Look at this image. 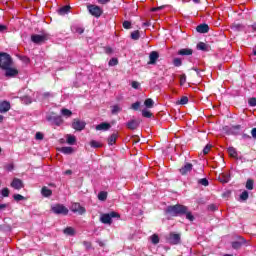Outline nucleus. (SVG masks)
<instances>
[{"mask_svg": "<svg viewBox=\"0 0 256 256\" xmlns=\"http://www.w3.org/2000/svg\"><path fill=\"white\" fill-rule=\"evenodd\" d=\"M166 213H168L172 217H177V215H185V213H187V207L181 204L168 206L166 209Z\"/></svg>", "mask_w": 256, "mask_h": 256, "instance_id": "f257e3e1", "label": "nucleus"}, {"mask_svg": "<svg viewBox=\"0 0 256 256\" xmlns=\"http://www.w3.org/2000/svg\"><path fill=\"white\" fill-rule=\"evenodd\" d=\"M12 65H13V60L10 57L8 61L2 66V69L5 71L6 77H17V75H19V70L11 67Z\"/></svg>", "mask_w": 256, "mask_h": 256, "instance_id": "f03ea898", "label": "nucleus"}, {"mask_svg": "<svg viewBox=\"0 0 256 256\" xmlns=\"http://www.w3.org/2000/svg\"><path fill=\"white\" fill-rule=\"evenodd\" d=\"M49 39L48 34H34L31 36L32 43H36V45H41L45 43Z\"/></svg>", "mask_w": 256, "mask_h": 256, "instance_id": "7ed1b4c3", "label": "nucleus"}, {"mask_svg": "<svg viewBox=\"0 0 256 256\" xmlns=\"http://www.w3.org/2000/svg\"><path fill=\"white\" fill-rule=\"evenodd\" d=\"M119 217V214L117 212H111L109 214H102L100 217L101 223H104L105 225H111L113 218Z\"/></svg>", "mask_w": 256, "mask_h": 256, "instance_id": "20e7f679", "label": "nucleus"}, {"mask_svg": "<svg viewBox=\"0 0 256 256\" xmlns=\"http://www.w3.org/2000/svg\"><path fill=\"white\" fill-rule=\"evenodd\" d=\"M51 209L55 215H68L69 213V209L62 204H56L52 206Z\"/></svg>", "mask_w": 256, "mask_h": 256, "instance_id": "39448f33", "label": "nucleus"}, {"mask_svg": "<svg viewBox=\"0 0 256 256\" xmlns=\"http://www.w3.org/2000/svg\"><path fill=\"white\" fill-rule=\"evenodd\" d=\"M87 9L89 13L93 15V17H101V15H103V10L97 5L90 4L87 6Z\"/></svg>", "mask_w": 256, "mask_h": 256, "instance_id": "423d86ee", "label": "nucleus"}, {"mask_svg": "<svg viewBox=\"0 0 256 256\" xmlns=\"http://www.w3.org/2000/svg\"><path fill=\"white\" fill-rule=\"evenodd\" d=\"M47 121H50V123H53V125H57L58 127L60 125H63V118L61 116H54V115H48L46 116Z\"/></svg>", "mask_w": 256, "mask_h": 256, "instance_id": "0eeeda50", "label": "nucleus"}, {"mask_svg": "<svg viewBox=\"0 0 256 256\" xmlns=\"http://www.w3.org/2000/svg\"><path fill=\"white\" fill-rule=\"evenodd\" d=\"M168 241L171 245H179L181 243V235L172 232L169 234Z\"/></svg>", "mask_w": 256, "mask_h": 256, "instance_id": "6e6552de", "label": "nucleus"}, {"mask_svg": "<svg viewBox=\"0 0 256 256\" xmlns=\"http://www.w3.org/2000/svg\"><path fill=\"white\" fill-rule=\"evenodd\" d=\"M71 211L73 213H78V215H84L86 212L85 207L81 206L79 203H73L71 206Z\"/></svg>", "mask_w": 256, "mask_h": 256, "instance_id": "1a4fd4ad", "label": "nucleus"}, {"mask_svg": "<svg viewBox=\"0 0 256 256\" xmlns=\"http://www.w3.org/2000/svg\"><path fill=\"white\" fill-rule=\"evenodd\" d=\"M72 127L75 129V131H83V129H85V122L74 119Z\"/></svg>", "mask_w": 256, "mask_h": 256, "instance_id": "9d476101", "label": "nucleus"}, {"mask_svg": "<svg viewBox=\"0 0 256 256\" xmlns=\"http://www.w3.org/2000/svg\"><path fill=\"white\" fill-rule=\"evenodd\" d=\"M10 185L13 189H16L17 191H19L20 189H23L24 187L23 181L19 178H14Z\"/></svg>", "mask_w": 256, "mask_h": 256, "instance_id": "9b49d317", "label": "nucleus"}, {"mask_svg": "<svg viewBox=\"0 0 256 256\" xmlns=\"http://www.w3.org/2000/svg\"><path fill=\"white\" fill-rule=\"evenodd\" d=\"M191 171H193V164H191V163H186V164L180 169L181 175H187L188 173H191Z\"/></svg>", "mask_w": 256, "mask_h": 256, "instance_id": "f8f14e48", "label": "nucleus"}, {"mask_svg": "<svg viewBox=\"0 0 256 256\" xmlns=\"http://www.w3.org/2000/svg\"><path fill=\"white\" fill-rule=\"evenodd\" d=\"M11 109V103L7 101L0 102V113H7Z\"/></svg>", "mask_w": 256, "mask_h": 256, "instance_id": "ddd939ff", "label": "nucleus"}, {"mask_svg": "<svg viewBox=\"0 0 256 256\" xmlns=\"http://www.w3.org/2000/svg\"><path fill=\"white\" fill-rule=\"evenodd\" d=\"M149 65H155L157 63V59H159V53L156 51H152L149 55Z\"/></svg>", "mask_w": 256, "mask_h": 256, "instance_id": "4468645a", "label": "nucleus"}, {"mask_svg": "<svg viewBox=\"0 0 256 256\" xmlns=\"http://www.w3.org/2000/svg\"><path fill=\"white\" fill-rule=\"evenodd\" d=\"M109 129H111V124L107 122H103L96 126V131H109Z\"/></svg>", "mask_w": 256, "mask_h": 256, "instance_id": "2eb2a0df", "label": "nucleus"}, {"mask_svg": "<svg viewBox=\"0 0 256 256\" xmlns=\"http://www.w3.org/2000/svg\"><path fill=\"white\" fill-rule=\"evenodd\" d=\"M196 31L198 33H209V25L207 24H200L196 27Z\"/></svg>", "mask_w": 256, "mask_h": 256, "instance_id": "dca6fc26", "label": "nucleus"}, {"mask_svg": "<svg viewBox=\"0 0 256 256\" xmlns=\"http://www.w3.org/2000/svg\"><path fill=\"white\" fill-rule=\"evenodd\" d=\"M11 56L7 53H0V67L3 68V65L10 59Z\"/></svg>", "mask_w": 256, "mask_h": 256, "instance_id": "f3484780", "label": "nucleus"}, {"mask_svg": "<svg viewBox=\"0 0 256 256\" xmlns=\"http://www.w3.org/2000/svg\"><path fill=\"white\" fill-rule=\"evenodd\" d=\"M126 127L133 131L139 127V122L137 120H131L126 124Z\"/></svg>", "mask_w": 256, "mask_h": 256, "instance_id": "a211bd4d", "label": "nucleus"}, {"mask_svg": "<svg viewBox=\"0 0 256 256\" xmlns=\"http://www.w3.org/2000/svg\"><path fill=\"white\" fill-rule=\"evenodd\" d=\"M178 55H182V56L193 55V50L191 48H183L178 51Z\"/></svg>", "mask_w": 256, "mask_h": 256, "instance_id": "6ab92c4d", "label": "nucleus"}, {"mask_svg": "<svg viewBox=\"0 0 256 256\" xmlns=\"http://www.w3.org/2000/svg\"><path fill=\"white\" fill-rule=\"evenodd\" d=\"M245 238H240L239 241L232 242L233 249H241V245H244Z\"/></svg>", "mask_w": 256, "mask_h": 256, "instance_id": "aec40b11", "label": "nucleus"}, {"mask_svg": "<svg viewBox=\"0 0 256 256\" xmlns=\"http://www.w3.org/2000/svg\"><path fill=\"white\" fill-rule=\"evenodd\" d=\"M41 193L43 197H51L53 195V191L51 189L47 188V186H44L41 190Z\"/></svg>", "mask_w": 256, "mask_h": 256, "instance_id": "412c9836", "label": "nucleus"}, {"mask_svg": "<svg viewBox=\"0 0 256 256\" xmlns=\"http://www.w3.org/2000/svg\"><path fill=\"white\" fill-rule=\"evenodd\" d=\"M219 181L221 183H229V181H231V176L229 174H222L219 176Z\"/></svg>", "mask_w": 256, "mask_h": 256, "instance_id": "4be33fe9", "label": "nucleus"}, {"mask_svg": "<svg viewBox=\"0 0 256 256\" xmlns=\"http://www.w3.org/2000/svg\"><path fill=\"white\" fill-rule=\"evenodd\" d=\"M228 153H229L230 157H232L233 159H237V157L239 155L237 153V150L235 148H233V147H229L228 148Z\"/></svg>", "mask_w": 256, "mask_h": 256, "instance_id": "5701e85b", "label": "nucleus"}, {"mask_svg": "<svg viewBox=\"0 0 256 256\" xmlns=\"http://www.w3.org/2000/svg\"><path fill=\"white\" fill-rule=\"evenodd\" d=\"M117 133H113L109 138H108V144L109 145H115L116 141H117Z\"/></svg>", "mask_w": 256, "mask_h": 256, "instance_id": "b1692460", "label": "nucleus"}, {"mask_svg": "<svg viewBox=\"0 0 256 256\" xmlns=\"http://www.w3.org/2000/svg\"><path fill=\"white\" fill-rule=\"evenodd\" d=\"M61 153H64V155H71L73 153V148L72 147H62L60 149Z\"/></svg>", "mask_w": 256, "mask_h": 256, "instance_id": "393cba45", "label": "nucleus"}, {"mask_svg": "<svg viewBox=\"0 0 256 256\" xmlns=\"http://www.w3.org/2000/svg\"><path fill=\"white\" fill-rule=\"evenodd\" d=\"M66 141L68 145H75V142L77 141V139L73 135H68L66 138Z\"/></svg>", "mask_w": 256, "mask_h": 256, "instance_id": "a878e982", "label": "nucleus"}, {"mask_svg": "<svg viewBox=\"0 0 256 256\" xmlns=\"http://www.w3.org/2000/svg\"><path fill=\"white\" fill-rule=\"evenodd\" d=\"M61 115H63V117H71L73 115V112H71V110L67 108H63L61 110Z\"/></svg>", "mask_w": 256, "mask_h": 256, "instance_id": "bb28decb", "label": "nucleus"}, {"mask_svg": "<svg viewBox=\"0 0 256 256\" xmlns=\"http://www.w3.org/2000/svg\"><path fill=\"white\" fill-rule=\"evenodd\" d=\"M154 104L155 102L151 98L146 99L144 102L145 107H147L148 109H151Z\"/></svg>", "mask_w": 256, "mask_h": 256, "instance_id": "cd10ccee", "label": "nucleus"}, {"mask_svg": "<svg viewBox=\"0 0 256 256\" xmlns=\"http://www.w3.org/2000/svg\"><path fill=\"white\" fill-rule=\"evenodd\" d=\"M98 199H99V201H106L107 200V192L101 191L98 194Z\"/></svg>", "mask_w": 256, "mask_h": 256, "instance_id": "c85d7f7f", "label": "nucleus"}, {"mask_svg": "<svg viewBox=\"0 0 256 256\" xmlns=\"http://www.w3.org/2000/svg\"><path fill=\"white\" fill-rule=\"evenodd\" d=\"M69 9H71V7H69V6H64V7L60 8L59 15H65V14L69 13Z\"/></svg>", "mask_w": 256, "mask_h": 256, "instance_id": "c756f323", "label": "nucleus"}, {"mask_svg": "<svg viewBox=\"0 0 256 256\" xmlns=\"http://www.w3.org/2000/svg\"><path fill=\"white\" fill-rule=\"evenodd\" d=\"M150 241L153 243V245H157L159 243V236L157 234H153L150 237Z\"/></svg>", "mask_w": 256, "mask_h": 256, "instance_id": "7c9ffc66", "label": "nucleus"}, {"mask_svg": "<svg viewBox=\"0 0 256 256\" xmlns=\"http://www.w3.org/2000/svg\"><path fill=\"white\" fill-rule=\"evenodd\" d=\"M101 146H102L101 142H98L95 140H92L90 142V147H93L94 149H99V147H101Z\"/></svg>", "mask_w": 256, "mask_h": 256, "instance_id": "2f4dec72", "label": "nucleus"}, {"mask_svg": "<svg viewBox=\"0 0 256 256\" xmlns=\"http://www.w3.org/2000/svg\"><path fill=\"white\" fill-rule=\"evenodd\" d=\"M253 185H254L253 180L248 179L246 182V189H248V191H253Z\"/></svg>", "mask_w": 256, "mask_h": 256, "instance_id": "473e14b6", "label": "nucleus"}, {"mask_svg": "<svg viewBox=\"0 0 256 256\" xmlns=\"http://www.w3.org/2000/svg\"><path fill=\"white\" fill-rule=\"evenodd\" d=\"M64 233L65 235H75V229H73L72 227H67L66 229H64Z\"/></svg>", "mask_w": 256, "mask_h": 256, "instance_id": "72a5a7b5", "label": "nucleus"}, {"mask_svg": "<svg viewBox=\"0 0 256 256\" xmlns=\"http://www.w3.org/2000/svg\"><path fill=\"white\" fill-rule=\"evenodd\" d=\"M197 49H199L200 51H207V44H205L204 42H200L197 44Z\"/></svg>", "mask_w": 256, "mask_h": 256, "instance_id": "f704fd0d", "label": "nucleus"}, {"mask_svg": "<svg viewBox=\"0 0 256 256\" xmlns=\"http://www.w3.org/2000/svg\"><path fill=\"white\" fill-rule=\"evenodd\" d=\"M199 185H203L204 187H208L209 186V180H207V178H202L198 180Z\"/></svg>", "mask_w": 256, "mask_h": 256, "instance_id": "c9c22d12", "label": "nucleus"}, {"mask_svg": "<svg viewBox=\"0 0 256 256\" xmlns=\"http://www.w3.org/2000/svg\"><path fill=\"white\" fill-rule=\"evenodd\" d=\"M140 34H139V30L137 31H134L131 33V38L134 40V41H138V39L140 38Z\"/></svg>", "mask_w": 256, "mask_h": 256, "instance_id": "e433bc0d", "label": "nucleus"}, {"mask_svg": "<svg viewBox=\"0 0 256 256\" xmlns=\"http://www.w3.org/2000/svg\"><path fill=\"white\" fill-rule=\"evenodd\" d=\"M142 115H143L144 117H146V119H151V116H152L153 114L151 113V111H149V110H147V109H144V110H142Z\"/></svg>", "mask_w": 256, "mask_h": 256, "instance_id": "4c0bfd02", "label": "nucleus"}, {"mask_svg": "<svg viewBox=\"0 0 256 256\" xmlns=\"http://www.w3.org/2000/svg\"><path fill=\"white\" fill-rule=\"evenodd\" d=\"M240 199H241L242 201H247V200L249 199V192L243 191V192L241 193V195H240Z\"/></svg>", "mask_w": 256, "mask_h": 256, "instance_id": "58836bf2", "label": "nucleus"}, {"mask_svg": "<svg viewBox=\"0 0 256 256\" xmlns=\"http://www.w3.org/2000/svg\"><path fill=\"white\" fill-rule=\"evenodd\" d=\"M173 65L174 67H181V65H183V62L181 61L180 58H174Z\"/></svg>", "mask_w": 256, "mask_h": 256, "instance_id": "ea45409f", "label": "nucleus"}, {"mask_svg": "<svg viewBox=\"0 0 256 256\" xmlns=\"http://www.w3.org/2000/svg\"><path fill=\"white\" fill-rule=\"evenodd\" d=\"M21 99H22V103H24L25 105H29L32 103L31 97L29 96H24Z\"/></svg>", "mask_w": 256, "mask_h": 256, "instance_id": "a19ab883", "label": "nucleus"}, {"mask_svg": "<svg viewBox=\"0 0 256 256\" xmlns=\"http://www.w3.org/2000/svg\"><path fill=\"white\" fill-rule=\"evenodd\" d=\"M72 31H74V33H78V35H82V33L85 32V29H83L82 27H74L72 28Z\"/></svg>", "mask_w": 256, "mask_h": 256, "instance_id": "79ce46f5", "label": "nucleus"}, {"mask_svg": "<svg viewBox=\"0 0 256 256\" xmlns=\"http://www.w3.org/2000/svg\"><path fill=\"white\" fill-rule=\"evenodd\" d=\"M120 111H121V108L119 105L112 106V114L113 115H117V113H119Z\"/></svg>", "mask_w": 256, "mask_h": 256, "instance_id": "37998d69", "label": "nucleus"}, {"mask_svg": "<svg viewBox=\"0 0 256 256\" xmlns=\"http://www.w3.org/2000/svg\"><path fill=\"white\" fill-rule=\"evenodd\" d=\"M118 63H119V60H117V58H112V59H110L108 65L110 67H115V65H118Z\"/></svg>", "mask_w": 256, "mask_h": 256, "instance_id": "c03bdc74", "label": "nucleus"}, {"mask_svg": "<svg viewBox=\"0 0 256 256\" xmlns=\"http://www.w3.org/2000/svg\"><path fill=\"white\" fill-rule=\"evenodd\" d=\"M13 198H14V201H25L24 196L21 195V194H15V195L13 196Z\"/></svg>", "mask_w": 256, "mask_h": 256, "instance_id": "a18cd8bd", "label": "nucleus"}, {"mask_svg": "<svg viewBox=\"0 0 256 256\" xmlns=\"http://www.w3.org/2000/svg\"><path fill=\"white\" fill-rule=\"evenodd\" d=\"M139 107H141V102H136L131 105V109L134 111H139Z\"/></svg>", "mask_w": 256, "mask_h": 256, "instance_id": "49530a36", "label": "nucleus"}, {"mask_svg": "<svg viewBox=\"0 0 256 256\" xmlns=\"http://www.w3.org/2000/svg\"><path fill=\"white\" fill-rule=\"evenodd\" d=\"M185 83H187V76L185 74H182L180 76V85L183 86L185 85Z\"/></svg>", "mask_w": 256, "mask_h": 256, "instance_id": "de8ad7c7", "label": "nucleus"}, {"mask_svg": "<svg viewBox=\"0 0 256 256\" xmlns=\"http://www.w3.org/2000/svg\"><path fill=\"white\" fill-rule=\"evenodd\" d=\"M180 105H187L189 103V98L187 96H184L179 101Z\"/></svg>", "mask_w": 256, "mask_h": 256, "instance_id": "09e8293b", "label": "nucleus"}, {"mask_svg": "<svg viewBox=\"0 0 256 256\" xmlns=\"http://www.w3.org/2000/svg\"><path fill=\"white\" fill-rule=\"evenodd\" d=\"M211 147H213L211 144H207L203 149V154L207 155L211 151Z\"/></svg>", "mask_w": 256, "mask_h": 256, "instance_id": "8fccbe9b", "label": "nucleus"}, {"mask_svg": "<svg viewBox=\"0 0 256 256\" xmlns=\"http://www.w3.org/2000/svg\"><path fill=\"white\" fill-rule=\"evenodd\" d=\"M2 197H9V188H3L1 190Z\"/></svg>", "mask_w": 256, "mask_h": 256, "instance_id": "3c124183", "label": "nucleus"}, {"mask_svg": "<svg viewBox=\"0 0 256 256\" xmlns=\"http://www.w3.org/2000/svg\"><path fill=\"white\" fill-rule=\"evenodd\" d=\"M250 107H256V98H250L248 100Z\"/></svg>", "mask_w": 256, "mask_h": 256, "instance_id": "603ef678", "label": "nucleus"}, {"mask_svg": "<svg viewBox=\"0 0 256 256\" xmlns=\"http://www.w3.org/2000/svg\"><path fill=\"white\" fill-rule=\"evenodd\" d=\"M35 139H37V141H43V133L37 132L35 135Z\"/></svg>", "mask_w": 256, "mask_h": 256, "instance_id": "864d4df0", "label": "nucleus"}, {"mask_svg": "<svg viewBox=\"0 0 256 256\" xmlns=\"http://www.w3.org/2000/svg\"><path fill=\"white\" fill-rule=\"evenodd\" d=\"M123 27H124V29H131V23L129 21H124Z\"/></svg>", "mask_w": 256, "mask_h": 256, "instance_id": "5fc2aeb1", "label": "nucleus"}, {"mask_svg": "<svg viewBox=\"0 0 256 256\" xmlns=\"http://www.w3.org/2000/svg\"><path fill=\"white\" fill-rule=\"evenodd\" d=\"M14 167H15V166L13 165V163H10V164H8V165L5 166V169H6L7 171H13Z\"/></svg>", "mask_w": 256, "mask_h": 256, "instance_id": "6e6d98bb", "label": "nucleus"}, {"mask_svg": "<svg viewBox=\"0 0 256 256\" xmlns=\"http://www.w3.org/2000/svg\"><path fill=\"white\" fill-rule=\"evenodd\" d=\"M186 219H188L189 221H193V214H191V212L186 213Z\"/></svg>", "mask_w": 256, "mask_h": 256, "instance_id": "4d7b16f0", "label": "nucleus"}, {"mask_svg": "<svg viewBox=\"0 0 256 256\" xmlns=\"http://www.w3.org/2000/svg\"><path fill=\"white\" fill-rule=\"evenodd\" d=\"M132 87H133V89H139V82L133 81L132 82Z\"/></svg>", "mask_w": 256, "mask_h": 256, "instance_id": "13d9d810", "label": "nucleus"}, {"mask_svg": "<svg viewBox=\"0 0 256 256\" xmlns=\"http://www.w3.org/2000/svg\"><path fill=\"white\" fill-rule=\"evenodd\" d=\"M109 1H111V0H97V2H98L100 5H106V3H109Z\"/></svg>", "mask_w": 256, "mask_h": 256, "instance_id": "bf43d9fd", "label": "nucleus"}, {"mask_svg": "<svg viewBox=\"0 0 256 256\" xmlns=\"http://www.w3.org/2000/svg\"><path fill=\"white\" fill-rule=\"evenodd\" d=\"M3 31H7V26L0 24V33H3Z\"/></svg>", "mask_w": 256, "mask_h": 256, "instance_id": "052dcab7", "label": "nucleus"}, {"mask_svg": "<svg viewBox=\"0 0 256 256\" xmlns=\"http://www.w3.org/2000/svg\"><path fill=\"white\" fill-rule=\"evenodd\" d=\"M192 70L195 71L198 76H201V71H202V70H200V69H198V68H195V67L192 68Z\"/></svg>", "mask_w": 256, "mask_h": 256, "instance_id": "680f3d73", "label": "nucleus"}, {"mask_svg": "<svg viewBox=\"0 0 256 256\" xmlns=\"http://www.w3.org/2000/svg\"><path fill=\"white\" fill-rule=\"evenodd\" d=\"M251 135H252V137H253L254 139H256V128H253V129L251 130Z\"/></svg>", "mask_w": 256, "mask_h": 256, "instance_id": "e2e57ef3", "label": "nucleus"}, {"mask_svg": "<svg viewBox=\"0 0 256 256\" xmlns=\"http://www.w3.org/2000/svg\"><path fill=\"white\" fill-rule=\"evenodd\" d=\"M165 6H160V7H155V8H152V11L155 12V11H161V9H163Z\"/></svg>", "mask_w": 256, "mask_h": 256, "instance_id": "0e129e2a", "label": "nucleus"}, {"mask_svg": "<svg viewBox=\"0 0 256 256\" xmlns=\"http://www.w3.org/2000/svg\"><path fill=\"white\" fill-rule=\"evenodd\" d=\"M7 204H0V211H3V209H7Z\"/></svg>", "mask_w": 256, "mask_h": 256, "instance_id": "69168bd1", "label": "nucleus"}, {"mask_svg": "<svg viewBox=\"0 0 256 256\" xmlns=\"http://www.w3.org/2000/svg\"><path fill=\"white\" fill-rule=\"evenodd\" d=\"M73 173V171H71V170H66L65 172H64V175H71Z\"/></svg>", "mask_w": 256, "mask_h": 256, "instance_id": "338daca9", "label": "nucleus"}, {"mask_svg": "<svg viewBox=\"0 0 256 256\" xmlns=\"http://www.w3.org/2000/svg\"><path fill=\"white\" fill-rule=\"evenodd\" d=\"M106 53H113V49L107 48V49H106Z\"/></svg>", "mask_w": 256, "mask_h": 256, "instance_id": "774afa93", "label": "nucleus"}]
</instances>
